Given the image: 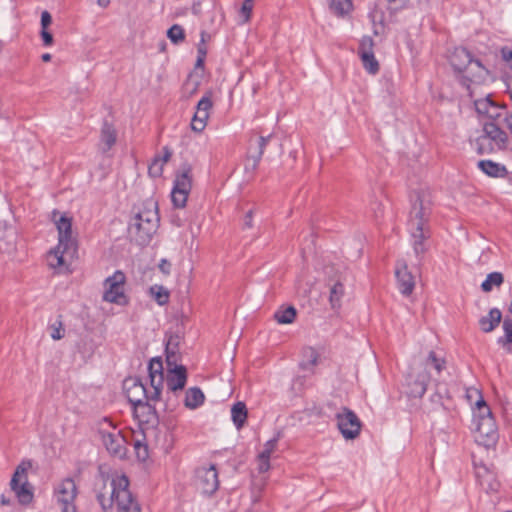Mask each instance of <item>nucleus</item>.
<instances>
[{"instance_id": "23", "label": "nucleus", "mask_w": 512, "mask_h": 512, "mask_svg": "<svg viewBox=\"0 0 512 512\" xmlns=\"http://www.w3.org/2000/svg\"><path fill=\"white\" fill-rule=\"evenodd\" d=\"M172 152L168 147H163L161 152L157 154L148 167V173L152 177H160L163 173L164 165L170 160Z\"/></svg>"}, {"instance_id": "29", "label": "nucleus", "mask_w": 512, "mask_h": 512, "mask_svg": "<svg viewBox=\"0 0 512 512\" xmlns=\"http://www.w3.org/2000/svg\"><path fill=\"white\" fill-rule=\"evenodd\" d=\"M204 399V394L199 388H190L186 392L185 406L190 409H195L203 404Z\"/></svg>"}, {"instance_id": "37", "label": "nucleus", "mask_w": 512, "mask_h": 512, "mask_svg": "<svg viewBox=\"0 0 512 512\" xmlns=\"http://www.w3.org/2000/svg\"><path fill=\"white\" fill-rule=\"evenodd\" d=\"M364 69L370 74H376L379 71V63L375 58L374 52L359 56Z\"/></svg>"}, {"instance_id": "41", "label": "nucleus", "mask_w": 512, "mask_h": 512, "mask_svg": "<svg viewBox=\"0 0 512 512\" xmlns=\"http://www.w3.org/2000/svg\"><path fill=\"white\" fill-rule=\"evenodd\" d=\"M167 36L174 44H178L185 38V33L180 25H173L168 31Z\"/></svg>"}, {"instance_id": "16", "label": "nucleus", "mask_w": 512, "mask_h": 512, "mask_svg": "<svg viewBox=\"0 0 512 512\" xmlns=\"http://www.w3.org/2000/svg\"><path fill=\"white\" fill-rule=\"evenodd\" d=\"M196 484L203 494L212 495L219 487L218 472L214 465L196 470Z\"/></svg>"}, {"instance_id": "47", "label": "nucleus", "mask_w": 512, "mask_h": 512, "mask_svg": "<svg viewBox=\"0 0 512 512\" xmlns=\"http://www.w3.org/2000/svg\"><path fill=\"white\" fill-rule=\"evenodd\" d=\"M52 23L51 14L48 11H43L41 14V27L42 29H47L48 26Z\"/></svg>"}, {"instance_id": "12", "label": "nucleus", "mask_w": 512, "mask_h": 512, "mask_svg": "<svg viewBox=\"0 0 512 512\" xmlns=\"http://www.w3.org/2000/svg\"><path fill=\"white\" fill-rule=\"evenodd\" d=\"M30 466L31 464L29 462H22L17 466L10 481L11 489L21 504H28L33 498V493L27 478V471Z\"/></svg>"}, {"instance_id": "21", "label": "nucleus", "mask_w": 512, "mask_h": 512, "mask_svg": "<svg viewBox=\"0 0 512 512\" xmlns=\"http://www.w3.org/2000/svg\"><path fill=\"white\" fill-rule=\"evenodd\" d=\"M166 384L169 390L177 391L185 387L187 381V371L183 365H177L176 360L172 361L171 366H167Z\"/></svg>"}, {"instance_id": "53", "label": "nucleus", "mask_w": 512, "mask_h": 512, "mask_svg": "<svg viewBox=\"0 0 512 512\" xmlns=\"http://www.w3.org/2000/svg\"><path fill=\"white\" fill-rule=\"evenodd\" d=\"M41 58H42V60H43L44 62H48V61H50V60H51V54H49V53H45V54H43V55H42V57H41Z\"/></svg>"}, {"instance_id": "7", "label": "nucleus", "mask_w": 512, "mask_h": 512, "mask_svg": "<svg viewBox=\"0 0 512 512\" xmlns=\"http://www.w3.org/2000/svg\"><path fill=\"white\" fill-rule=\"evenodd\" d=\"M444 368V361L431 351L423 364L418 366L407 378L408 394L411 397H422L431 379L430 369L440 373Z\"/></svg>"}, {"instance_id": "50", "label": "nucleus", "mask_w": 512, "mask_h": 512, "mask_svg": "<svg viewBox=\"0 0 512 512\" xmlns=\"http://www.w3.org/2000/svg\"><path fill=\"white\" fill-rule=\"evenodd\" d=\"M207 54V51H206V47L204 44H199L198 45V56H202L205 58Z\"/></svg>"}, {"instance_id": "56", "label": "nucleus", "mask_w": 512, "mask_h": 512, "mask_svg": "<svg viewBox=\"0 0 512 512\" xmlns=\"http://www.w3.org/2000/svg\"><path fill=\"white\" fill-rule=\"evenodd\" d=\"M0 502H1L2 504H8V502H9V501H7V500L5 499V497H4V496H2V497L0 498Z\"/></svg>"}, {"instance_id": "33", "label": "nucleus", "mask_w": 512, "mask_h": 512, "mask_svg": "<svg viewBox=\"0 0 512 512\" xmlns=\"http://www.w3.org/2000/svg\"><path fill=\"white\" fill-rule=\"evenodd\" d=\"M329 8L337 16H345L352 9L351 0H329Z\"/></svg>"}, {"instance_id": "51", "label": "nucleus", "mask_w": 512, "mask_h": 512, "mask_svg": "<svg viewBox=\"0 0 512 512\" xmlns=\"http://www.w3.org/2000/svg\"><path fill=\"white\" fill-rule=\"evenodd\" d=\"M371 19H372V22L375 24L377 21L379 23H382V16H379L378 17V13L376 11L372 12L371 13Z\"/></svg>"}, {"instance_id": "5", "label": "nucleus", "mask_w": 512, "mask_h": 512, "mask_svg": "<svg viewBox=\"0 0 512 512\" xmlns=\"http://www.w3.org/2000/svg\"><path fill=\"white\" fill-rule=\"evenodd\" d=\"M159 226L157 203L147 201L143 207L131 218L129 234L139 245L150 242Z\"/></svg>"}, {"instance_id": "22", "label": "nucleus", "mask_w": 512, "mask_h": 512, "mask_svg": "<svg viewBox=\"0 0 512 512\" xmlns=\"http://www.w3.org/2000/svg\"><path fill=\"white\" fill-rule=\"evenodd\" d=\"M395 276L398 283L400 292L408 296L415 287V281L412 274L408 271L407 265L404 262H398L395 269Z\"/></svg>"}, {"instance_id": "45", "label": "nucleus", "mask_w": 512, "mask_h": 512, "mask_svg": "<svg viewBox=\"0 0 512 512\" xmlns=\"http://www.w3.org/2000/svg\"><path fill=\"white\" fill-rule=\"evenodd\" d=\"M388 9L392 12H396L406 7L409 0H386Z\"/></svg>"}, {"instance_id": "48", "label": "nucleus", "mask_w": 512, "mask_h": 512, "mask_svg": "<svg viewBox=\"0 0 512 512\" xmlns=\"http://www.w3.org/2000/svg\"><path fill=\"white\" fill-rule=\"evenodd\" d=\"M41 38L45 46H51L53 44V36L47 29L41 30Z\"/></svg>"}, {"instance_id": "10", "label": "nucleus", "mask_w": 512, "mask_h": 512, "mask_svg": "<svg viewBox=\"0 0 512 512\" xmlns=\"http://www.w3.org/2000/svg\"><path fill=\"white\" fill-rule=\"evenodd\" d=\"M192 188V168L183 165L176 174L174 186L171 192V199L176 208H183L186 205L188 195Z\"/></svg>"}, {"instance_id": "55", "label": "nucleus", "mask_w": 512, "mask_h": 512, "mask_svg": "<svg viewBox=\"0 0 512 512\" xmlns=\"http://www.w3.org/2000/svg\"><path fill=\"white\" fill-rule=\"evenodd\" d=\"M206 36H207V34L204 31L201 32V43L200 44H204L205 43Z\"/></svg>"}, {"instance_id": "30", "label": "nucleus", "mask_w": 512, "mask_h": 512, "mask_svg": "<svg viewBox=\"0 0 512 512\" xmlns=\"http://www.w3.org/2000/svg\"><path fill=\"white\" fill-rule=\"evenodd\" d=\"M504 282V276L500 272L489 273L481 284V289L485 293H489L494 287H500Z\"/></svg>"}, {"instance_id": "44", "label": "nucleus", "mask_w": 512, "mask_h": 512, "mask_svg": "<svg viewBox=\"0 0 512 512\" xmlns=\"http://www.w3.org/2000/svg\"><path fill=\"white\" fill-rule=\"evenodd\" d=\"M257 470L259 473H266L270 470V459L263 456H256Z\"/></svg>"}, {"instance_id": "26", "label": "nucleus", "mask_w": 512, "mask_h": 512, "mask_svg": "<svg viewBox=\"0 0 512 512\" xmlns=\"http://www.w3.org/2000/svg\"><path fill=\"white\" fill-rule=\"evenodd\" d=\"M248 411L245 403L236 402L231 408V418L235 427L240 430L246 422Z\"/></svg>"}, {"instance_id": "42", "label": "nucleus", "mask_w": 512, "mask_h": 512, "mask_svg": "<svg viewBox=\"0 0 512 512\" xmlns=\"http://www.w3.org/2000/svg\"><path fill=\"white\" fill-rule=\"evenodd\" d=\"M374 41L370 36H364L359 44L358 55H365L373 53Z\"/></svg>"}, {"instance_id": "11", "label": "nucleus", "mask_w": 512, "mask_h": 512, "mask_svg": "<svg viewBox=\"0 0 512 512\" xmlns=\"http://www.w3.org/2000/svg\"><path fill=\"white\" fill-rule=\"evenodd\" d=\"M123 389L126 393V396L129 402L134 406H147L150 408L149 402H156L160 399H152L150 396L152 395L151 386L147 388L139 379L137 378H127L123 382Z\"/></svg>"}, {"instance_id": "31", "label": "nucleus", "mask_w": 512, "mask_h": 512, "mask_svg": "<svg viewBox=\"0 0 512 512\" xmlns=\"http://www.w3.org/2000/svg\"><path fill=\"white\" fill-rule=\"evenodd\" d=\"M344 296V284L342 279L337 280L330 288V303L332 308H339Z\"/></svg>"}, {"instance_id": "28", "label": "nucleus", "mask_w": 512, "mask_h": 512, "mask_svg": "<svg viewBox=\"0 0 512 512\" xmlns=\"http://www.w3.org/2000/svg\"><path fill=\"white\" fill-rule=\"evenodd\" d=\"M271 137H272V134H270L266 137L260 136L258 138V140H257L258 151L255 155H252L251 158L248 160L249 162L251 161V164L248 163L246 165V169H251L252 171H254L257 168V166L262 158V155L264 153V150H265L268 142L270 141Z\"/></svg>"}, {"instance_id": "19", "label": "nucleus", "mask_w": 512, "mask_h": 512, "mask_svg": "<svg viewBox=\"0 0 512 512\" xmlns=\"http://www.w3.org/2000/svg\"><path fill=\"white\" fill-rule=\"evenodd\" d=\"M148 372L152 388V395L150 397L152 399H160L164 384L163 363L161 359H151L148 365Z\"/></svg>"}, {"instance_id": "13", "label": "nucleus", "mask_w": 512, "mask_h": 512, "mask_svg": "<svg viewBox=\"0 0 512 512\" xmlns=\"http://www.w3.org/2000/svg\"><path fill=\"white\" fill-rule=\"evenodd\" d=\"M125 275L121 271H116L104 282L103 300L109 303L125 305L127 298L124 294Z\"/></svg>"}, {"instance_id": "2", "label": "nucleus", "mask_w": 512, "mask_h": 512, "mask_svg": "<svg viewBox=\"0 0 512 512\" xmlns=\"http://www.w3.org/2000/svg\"><path fill=\"white\" fill-rule=\"evenodd\" d=\"M449 60L454 70L459 73L460 84L471 96H475L479 88L487 86L493 80L489 70L479 60L473 59L465 48H455Z\"/></svg>"}, {"instance_id": "6", "label": "nucleus", "mask_w": 512, "mask_h": 512, "mask_svg": "<svg viewBox=\"0 0 512 512\" xmlns=\"http://www.w3.org/2000/svg\"><path fill=\"white\" fill-rule=\"evenodd\" d=\"M473 432L475 441L486 448L492 447L498 440V429L486 402L480 397L473 411Z\"/></svg>"}, {"instance_id": "3", "label": "nucleus", "mask_w": 512, "mask_h": 512, "mask_svg": "<svg viewBox=\"0 0 512 512\" xmlns=\"http://www.w3.org/2000/svg\"><path fill=\"white\" fill-rule=\"evenodd\" d=\"M97 500L104 511L113 507L117 512H141L138 501L129 489V480L124 474H115L110 483V490L100 492Z\"/></svg>"}, {"instance_id": "46", "label": "nucleus", "mask_w": 512, "mask_h": 512, "mask_svg": "<svg viewBox=\"0 0 512 512\" xmlns=\"http://www.w3.org/2000/svg\"><path fill=\"white\" fill-rule=\"evenodd\" d=\"M501 58L507 64V66L512 69V50L507 47L502 48Z\"/></svg>"}, {"instance_id": "39", "label": "nucleus", "mask_w": 512, "mask_h": 512, "mask_svg": "<svg viewBox=\"0 0 512 512\" xmlns=\"http://www.w3.org/2000/svg\"><path fill=\"white\" fill-rule=\"evenodd\" d=\"M504 337L499 339L508 352H512V322L505 319L503 322Z\"/></svg>"}, {"instance_id": "40", "label": "nucleus", "mask_w": 512, "mask_h": 512, "mask_svg": "<svg viewBox=\"0 0 512 512\" xmlns=\"http://www.w3.org/2000/svg\"><path fill=\"white\" fill-rule=\"evenodd\" d=\"M48 331L53 340H60L65 336V328L60 318L48 326Z\"/></svg>"}, {"instance_id": "4", "label": "nucleus", "mask_w": 512, "mask_h": 512, "mask_svg": "<svg viewBox=\"0 0 512 512\" xmlns=\"http://www.w3.org/2000/svg\"><path fill=\"white\" fill-rule=\"evenodd\" d=\"M55 223L58 230L59 242L58 245L49 252L47 261L51 268L65 271L68 270L67 257L73 258L76 253L75 242L72 238L71 219L62 215Z\"/></svg>"}, {"instance_id": "35", "label": "nucleus", "mask_w": 512, "mask_h": 512, "mask_svg": "<svg viewBox=\"0 0 512 512\" xmlns=\"http://www.w3.org/2000/svg\"><path fill=\"white\" fill-rule=\"evenodd\" d=\"M280 438L281 432L278 431L272 439L264 443L262 450L257 455L271 459L273 453L277 450Z\"/></svg>"}, {"instance_id": "38", "label": "nucleus", "mask_w": 512, "mask_h": 512, "mask_svg": "<svg viewBox=\"0 0 512 512\" xmlns=\"http://www.w3.org/2000/svg\"><path fill=\"white\" fill-rule=\"evenodd\" d=\"M178 343H179V338L177 336H170L169 339L167 340V344H166L167 366H171L172 361H174V360L177 361L176 351H177Z\"/></svg>"}, {"instance_id": "20", "label": "nucleus", "mask_w": 512, "mask_h": 512, "mask_svg": "<svg viewBox=\"0 0 512 512\" xmlns=\"http://www.w3.org/2000/svg\"><path fill=\"white\" fill-rule=\"evenodd\" d=\"M212 108V100L210 96H203L197 104L196 112L191 122L193 131L201 132L207 125L209 111Z\"/></svg>"}, {"instance_id": "43", "label": "nucleus", "mask_w": 512, "mask_h": 512, "mask_svg": "<svg viewBox=\"0 0 512 512\" xmlns=\"http://www.w3.org/2000/svg\"><path fill=\"white\" fill-rule=\"evenodd\" d=\"M253 4L254 0H244L239 11V16L242 18V22L245 23L250 20L251 13L253 10Z\"/></svg>"}, {"instance_id": "49", "label": "nucleus", "mask_w": 512, "mask_h": 512, "mask_svg": "<svg viewBox=\"0 0 512 512\" xmlns=\"http://www.w3.org/2000/svg\"><path fill=\"white\" fill-rule=\"evenodd\" d=\"M252 214H253V211L250 210L247 212V214L245 215V218H244V226L246 228H251L252 227Z\"/></svg>"}, {"instance_id": "36", "label": "nucleus", "mask_w": 512, "mask_h": 512, "mask_svg": "<svg viewBox=\"0 0 512 512\" xmlns=\"http://www.w3.org/2000/svg\"><path fill=\"white\" fill-rule=\"evenodd\" d=\"M150 295L159 305H165L169 301V292L165 287L161 285L151 286Z\"/></svg>"}, {"instance_id": "25", "label": "nucleus", "mask_w": 512, "mask_h": 512, "mask_svg": "<svg viewBox=\"0 0 512 512\" xmlns=\"http://www.w3.org/2000/svg\"><path fill=\"white\" fill-rule=\"evenodd\" d=\"M116 142V130L107 122L103 124L101 130L100 149L102 152H107Z\"/></svg>"}, {"instance_id": "52", "label": "nucleus", "mask_w": 512, "mask_h": 512, "mask_svg": "<svg viewBox=\"0 0 512 512\" xmlns=\"http://www.w3.org/2000/svg\"><path fill=\"white\" fill-rule=\"evenodd\" d=\"M97 4L102 8H107L110 4V0H97Z\"/></svg>"}, {"instance_id": "32", "label": "nucleus", "mask_w": 512, "mask_h": 512, "mask_svg": "<svg viewBox=\"0 0 512 512\" xmlns=\"http://www.w3.org/2000/svg\"><path fill=\"white\" fill-rule=\"evenodd\" d=\"M318 360V352L312 347H307L303 350V359L300 365L304 370H311L318 364Z\"/></svg>"}, {"instance_id": "15", "label": "nucleus", "mask_w": 512, "mask_h": 512, "mask_svg": "<svg viewBox=\"0 0 512 512\" xmlns=\"http://www.w3.org/2000/svg\"><path fill=\"white\" fill-rule=\"evenodd\" d=\"M54 495L62 512H76L74 501L77 495V488L72 479L67 478L59 483L55 488Z\"/></svg>"}, {"instance_id": "18", "label": "nucleus", "mask_w": 512, "mask_h": 512, "mask_svg": "<svg viewBox=\"0 0 512 512\" xmlns=\"http://www.w3.org/2000/svg\"><path fill=\"white\" fill-rule=\"evenodd\" d=\"M475 469V477L479 485L486 492H495L499 489L500 483L497 480L496 474L484 463L473 461Z\"/></svg>"}, {"instance_id": "24", "label": "nucleus", "mask_w": 512, "mask_h": 512, "mask_svg": "<svg viewBox=\"0 0 512 512\" xmlns=\"http://www.w3.org/2000/svg\"><path fill=\"white\" fill-rule=\"evenodd\" d=\"M501 318L502 313L499 309H491L488 315L479 320L481 330L486 333L493 331L499 325Z\"/></svg>"}, {"instance_id": "34", "label": "nucleus", "mask_w": 512, "mask_h": 512, "mask_svg": "<svg viewBox=\"0 0 512 512\" xmlns=\"http://www.w3.org/2000/svg\"><path fill=\"white\" fill-rule=\"evenodd\" d=\"M296 317V309L293 306L281 308L274 314V318L280 324H291Z\"/></svg>"}, {"instance_id": "9", "label": "nucleus", "mask_w": 512, "mask_h": 512, "mask_svg": "<svg viewBox=\"0 0 512 512\" xmlns=\"http://www.w3.org/2000/svg\"><path fill=\"white\" fill-rule=\"evenodd\" d=\"M508 143L507 134L496 124L489 121L483 125V133L477 139L480 153H490L506 148Z\"/></svg>"}, {"instance_id": "8", "label": "nucleus", "mask_w": 512, "mask_h": 512, "mask_svg": "<svg viewBox=\"0 0 512 512\" xmlns=\"http://www.w3.org/2000/svg\"><path fill=\"white\" fill-rule=\"evenodd\" d=\"M99 433L103 445L111 455L119 459L125 458L127 454L126 439L109 419L104 418L100 422Z\"/></svg>"}, {"instance_id": "27", "label": "nucleus", "mask_w": 512, "mask_h": 512, "mask_svg": "<svg viewBox=\"0 0 512 512\" xmlns=\"http://www.w3.org/2000/svg\"><path fill=\"white\" fill-rule=\"evenodd\" d=\"M478 167L485 174L492 177H503L507 173L506 168L503 165L490 160L479 161Z\"/></svg>"}, {"instance_id": "14", "label": "nucleus", "mask_w": 512, "mask_h": 512, "mask_svg": "<svg viewBox=\"0 0 512 512\" xmlns=\"http://www.w3.org/2000/svg\"><path fill=\"white\" fill-rule=\"evenodd\" d=\"M337 427L346 440L358 437L361 431V421L350 409L342 407L336 414Z\"/></svg>"}, {"instance_id": "1", "label": "nucleus", "mask_w": 512, "mask_h": 512, "mask_svg": "<svg viewBox=\"0 0 512 512\" xmlns=\"http://www.w3.org/2000/svg\"><path fill=\"white\" fill-rule=\"evenodd\" d=\"M411 209L407 222L413 250L417 256L427 250L426 241L431 236L430 217L432 214V198L428 190L414 191L411 196Z\"/></svg>"}, {"instance_id": "54", "label": "nucleus", "mask_w": 512, "mask_h": 512, "mask_svg": "<svg viewBox=\"0 0 512 512\" xmlns=\"http://www.w3.org/2000/svg\"><path fill=\"white\" fill-rule=\"evenodd\" d=\"M203 61H204V57L198 56L196 65L197 66H201Z\"/></svg>"}, {"instance_id": "17", "label": "nucleus", "mask_w": 512, "mask_h": 512, "mask_svg": "<svg viewBox=\"0 0 512 512\" xmlns=\"http://www.w3.org/2000/svg\"><path fill=\"white\" fill-rule=\"evenodd\" d=\"M486 86H482L475 96H471L466 90L467 96L474 102L476 111L479 114L486 115L492 121L500 117L499 108L490 100L489 93L485 90Z\"/></svg>"}]
</instances>
